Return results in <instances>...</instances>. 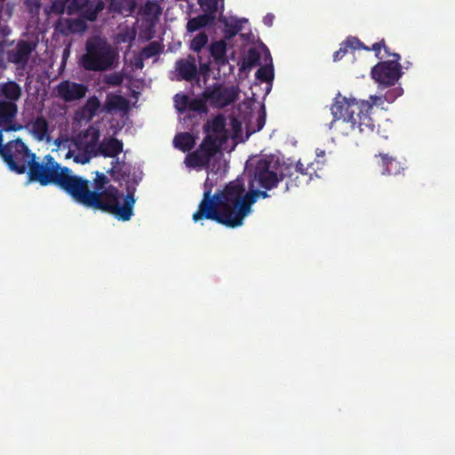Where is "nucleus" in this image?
I'll return each mask as SVG.
<instances>
[{"label": "nucleus", "instance_id": "obj_1", "mask_svg": "<svg viewBox=\"0 0 455 455\" xmlns=\"http://www.w3.org/2000/svg\"><path fill=\"white\" fill-rule=\"evenodd\" d=\"M240 117L245 124L246 132L243 133L242 122L235 117L228 121L217 116L205 125L206 137L200 148L185 159L188 168L199 170L206 164L218 161L216 172L208 173L204 183V198L198 211L194 213V221L203 218L216 220L228 228H237L243 224L244 219L252 212V204L259 196L266 197L267 191L275 187L283 176H295L290 183L295 186L307 184L312 180L311 164L305 168L299 161L295 164L283 167L279 157L273 155L253 156L247 161L243 177L230 182L226 188L211 198L213 180L221 177L227 168L225 162L219 160L218 150L221 144L231 138L235 143L243 142L265 124L262 106L252 99L244 101L239 107Z\"/></svg>", "mask_w": 455, "mask_h": 455}, {"label": "nucleus", "instance_id": "obj_2", "mask_svg": "<svg viewBox=\"0 0 455 455\" xmlns=\"http://www.w3.org/2000/svg\"><path fill=\"white\" fill-rule=\"evenodd\" d=\"M403 93L402 87H395L384 97L371 96L370 101H357L355 98L338 95L331 107L335 117L334 126L343 135L356 137L357 134L369 136L374 132V122L370 111L374 105H382L384 101L393 102Z\"/></svg>", "mask_w": 455, "mask_h": 455}, {"label": "nucleus", "instance_id": "obj_3", "mask_svg": "<svg viewBox=\"0 0 455 455\" xmlns=\"http://www.w3.org/2000/svg\"><path fill=\"white\" fill-rule=\"evenodd\" d=\"M94 185V191H90L85 180L76 202L111 213L119 220L127 221L132 218L135 204L132 193L124 195L108 185V180L103 174H97Z\"/></svg>", "mask_w": 455, "mask_h": 455}, {"label": "nucleus", "instance_id": "obj_4", "mask_svg": "<svg viewBox=\"0 0 455 455\" xmlns=\"http://www.w3.org/2000/svg\"><path fill=\"white\" fill-rule=\"evenodd\" d=\"M99 138V129L92 126L75 139L56 140V148L52 150H56L59 156L65 159L73 158L75 163L82 164L89 163L91 158L98 154L114 158L123 151L122 141L112 137L104 138L98 147Z\"/></svg>", "mask_w": 455, "mask_h": 455}, {"label": "nucleus", "instance_id": "obj_5", "mask_svg": "<svg viewBox=\"0 0 455 455\" xmlns=\"http://www.w3.org/2000/svg\"><path fill=\"white\" fill-rule=\"evenodd\" d=\"M238 95V90L235 86H217L207 88L203 97L190 99L185 94L178 93L174 97V105L180 113L206 111L205 102H209L216 108H222L233 102Z\"/></svg>", "mask_w": 455, "mask_h": 455}, {"label": "nucleus", "instance_id": "obj_6", "mask_svg": "<svg viewBox=\"0 0 455 455\" xmlns=\"http://www.w3.org/2000/svg\"><path fill=\"white\" fill-rule=\"evenodd\" d=\"M118 62L117 52L105 40L92 37L86 43V52L79 64L86 70L104 71L114 68Z\"/></svg>", "mask_w": 455, "mask_h": 455}, {"label": "nucleus", "instance_id": "obj_7", "mask_svg": "<svg viewBox=\"0 0 455 455\" xmlns=\"http://www.w3.org/2000/svg\"><path fill=\"white\" fill-rule=\"evenodd\" d=\"M393 59L375 65L371 69V77L379 87L394 85L402 76L400 56L394 53Z\"/></svg>", "mask_w": 455, "mask_h": 455}, {"label": "nucleus", "instance_id": "obj_8", "mask_svg": "<svg viewBox=\"0 0 455 455\" xmlns=\"http://www.w3.org/2000/svg\"><path fill=\"white\" fill-rule=\"evenodd\" d=\"M104 4L99 2L95 6L89 5L87 0H66L64 4L56 2L52 4V12H67L68 14L81 11L83 16L89 20H94L97 17V13L101 11Z\"/></svg>", "mask_w": 455, "mask_h": 455}, {"label": "nucleus", "instance_id": "obj_9", "mask_svg": "<svg viewBox=\"0 0 455 455\" xmlns=\"http://www.w3.org/2000/svg\"><path fill=\"white\" fill-rule=\"evenodd\" d=\"M87 92V88L80 84L65 81L59 84L58 93L65 100H76L83 98Z\"/></svg>", "mask_w": 455, "mask_h": 455}, {"label": "nucleus", "instance_id": "obj_10", "mask_svg": "<svg viewBox=\"0 0 455 455\" xmlns=\"http://www.w3.org/2000/svg\"><path fill=\"white\" fill-rule=\"evenodd\" d=\"M30 134L39 141H50V129L47 122L43 117H37L28 125Z\"/></svg>", "mask_w": 455, "mask_h": 455}, {"label": "nucleus", "instance_id": "obj_11", "mask_svg": "<svg viewBox=\"0 0 455 455\" xmlns=\"http://www.w3.org/2000/svg\"><path fill=\"white\" fill-rule=\"evenodd\" d=\"M262 53L264 55V61L262 64H260L261 67L257 71L256 76L258 79H259L261 81L269 83L274 78V69H273V66H272V59H271L268 50H262Z\"/></svg>", "mask_w": 455, "mask_h": 455}, {"label": "nucleus", "instance_id": "obj_12", "mask_svg": "<svg viewBox=\"0 0 455 455\" xmlns=\"http://www.w3.org/2000/svg\"><path fill=\"white\" fill-rule=\"evenodd\" d=\"M32 48L28 43L20 42L17 44L15 49L10 52L9 59L12 62L23 65L28 60Z\"/></svg>", "mask_w": 455, "mask_h": 455}, {"label": "nucleus", "instance_id": "obj_13", "mask_svg": "<svg viewBox=\"0 0 455 455\" xmlns=\"http://www.w3.org/2000/svg\"><path fill=\"white\" fill-rule=\"evenodd\" d=\"M177 70L181 77L186 80L196 77L197 68L195 58L189 56L188 59L177 62Z\"/></svg>", "mask_w": 455, "mask_h": 455}, {"label": "nucleus", "instance_id": "obj_14", "mask_svg": "<svg viewBox=\"0 0 455 455\" xmlns=\"http://www.w3.org/2000/svg\"><path fill=\"white\" fill-rule=\"evenodd\" d=\"M262 50H267L266 48L260 49H251L248 51L246 56L243 59V68H251L256 65H260L264 61V55L262 53Z\"/></svg>", "mask_w": 455, "mask_h": 455}, {"label": "nucleus", "instance_id": "obj_15", "mask_svg": "<svg viewBox=\"0 0 455 455\" xmlns=\"http://www.w3.org/2000/svg\"><path fill=\"white\" fill-rule=\"evenodd\" d=\"M203 10L205 12L204 9H203ZM214 12L215 11H212V12L206 11V12H208V13H205L204 15H200L198 17L189 20L187 24L188 30L189 32H195L202 28L207 26L208 24H210L213 19V17L211 15V13H212Z\"/></svg>", "mask_w": 455, "mask_h": 455}, {"label": "nucleus", "instance_id": "obj_16", "mask_svg": "<svg viewBox=\"0 0 455 455\" xmlns=\"http://www.w3.org/2000/svg\"><path fill=\"white\" fill-rule=\"evenodd\" d=\"M210 52L214 60L219 64H224L227 61L226 52L227 44L224 40L213 42L210 46Z\"/></svg>", "mask_w": 455, "mask_h": 455}, {"label": "nucleus", "instance_id": "obj_17", "mask_svg": "<svg viewBox=\"0 0 455 455\" xmlns=\"http://www.w3.org/2000/svg\"><path fill=\"white\" fill-rule=\"evenodd\" d=\"M195 142V138L188 132L178 134L173 140L175 148L184 152L189 150L194 146Z\"/></svg>", "mask_w": 455, "mask_h": 455}, {"label": "nucleus", "instance_id": "obj_18", "mask_svg": "<svg viewBox=\"0 0 455 455\" xmlns=\"http://www.w3.org/2000/svg\"><path fill=\"white\" fill-rule=\"evenodd\" d=\"M100 108V103L96 97L89 98L82 111L83 118L87 120L92 119L97 114Z\"/></svg>", "mask_w": 455, "mask_h": 455}, {"label": "nucleus", "instance_id": "obj_19", "mask_svg": "<svg viewBox=\"0 0 455 455\" xmlns=\"http://www.w3.org/2000/svg\"><path fill=\"white\" fill-rule=\"evenodd\" d=\"M135 6L134 0H113L111 8L123 15H129L132 13Z\"/></svg>", "mask_w": 455, "mask_h": 455}, {"label": "nucleus", "instance_id": "obj_20", "mask_svg": "<svg viewBox=\"0 0 455 455\" xmlns=\"http://www.w3.org/2000/svg\"><path fill=\"white\" fill-rule=\"evenodd\" d=\"M381 160L382 165L385 167L386 172L387 174L396 175L399 174L401 171L403 169V164L392 157L383 156L381 157Z\"/></svg>", "mask_w": 455, "mask_h": 455}, {"label": "nucleus", "instance_id": "obj_21", "mask_svg": "<svg viewBox=\"0 0 455 455\" xmlns=\"http://www.w3.org/2000/svg\"><path fill=\"white\" fill-rule=\"evenodd\" d=\"M222 21L225 24L227 33H228L230 36H233L242 29L243 23L247 22V20L231 17L223 18Z\"/></svg>", "mask_w": 455, "mask_h": 455}, {"label": "nucleus", "instance_id": "obj_22", "mask_svg": "<svg viewBox=\"0 0 455 455\" xmlns=\"http://www.w3.org/2000/svg\"><path fill=\"white\" fill-rule=\"evenodd\" d=\"M360 46V43L356 38H350L346 41L345 44H343L339 50L335 52L333 54V60L334 61L339 60L344 54L347 52V48L350 47L352 49H356Z\"/></svg>", "mask_w": 455, "mask_h": 455}, {"label": "nucleus", "instance_id": "obj_23", "mask_svg": "<svg viewBox=\"0 0 455 455\" xmlns=\"http://www.w3.org/2000/svg\"><path fill=\"white\" fill-rule=\"evenodd\" d=\"M107 104L109 109L124 110L128 106L127 100L124 97L119 95H109L108 97Z\"/></svg>", "mask_w": 455, "mask_h": 455}, {"label": "nucleus", "instance_id": "obj_24", "mask_svg": "<svg viewBox=\"0 0 455 455\" xmlns=\"http://www.w3.org/2000/svg\"><path fill=\"white\" fill-rule=\"evenodd\" d=\"M208 36L204 32L196 35L190 42V49L199 52L207 44Z\"/></svg>", "mask_w": 455, "mask_h": 455}, {"label": "nucleus", "instance_id": "obj_25", "mask_svg": "<svg viewBox=\"0 0 455 455\" xmlns=\"http://www.w3.org/2000/svg\"><path fill=\"white\" fill-rule=\"evenodd\" d=\"M198 4L205 11H216L219 4V0H198Z\"/></svg>", "mask_w": 455, "mask_h": 455}, {"label": "nucleus", "instance_id": "obj_26", "mask_svg": "<svg viewBox=\"0 0 455 455\" xmlns=\"http://www.w3.org/2000/svg\"><path fill=\"white\" fill-rule=\"evenodd\" d=\"M159 52V46L157 44H151L148 47L145 48L142 52L143 58H149L154 56Z\"/></svg>", "mask_w": 455, "mask_h": 455}, {"label": "nucleus", "instance_id": "obj_27", "mask_svg": "<svg viewBox=\"0 0 455 455\" xmlns=\"http://www.w3.org/2000/svg\"><path fill=\"white\" fill-rule=\"evenodd\" d=\"M198 61H199V68H200V72L204 75H205L206 73H208L209 71V64L210 62L207 60V61H204L202 57L201 56H198Z\"/></svg>", "mask_w": 455, "mask_h": 455}, {"label": "nucleus", "instance_id": "obj_28", "mask_svg": "<svg viewBox=\"0 0 455 455\" xmlns=\"http://www.w3.org/2000/svg\"><path fill=\"white\" fill-rule=\"evenodd\" d=\"M128 166H126V164L124 163H121V162H116L115 164V165H113L112 167V171L114 173H119L120 172H126V170H128Z\"/></svg>", "mask_w": 455, "mask_h": 455}, {"label": "nucleus", "instance_id": "obj_29", "mask_svg": "<svg viewBox=\"0 0 455 455\" xmlns=\"http://www.w3.org/2000/svg\"><path fill=\"white\" fill-rule=\"evenodd\" d=\"M381 47H382V44L380 43H378V44H373L372 50L376 52V56L379 59H385L386 58L385 54H382L381 51H380Z\"/></svg>", "mask_w": 455, "mask_h": 455}, {"label": "nucleus", "instance_id": "obj_30", "mask_svg": "<svg viewBox=\"0 0 455 455\" xmlns=\"http://www.w3.org/2000/svg\"><path fill=\"white\" fill-rule=\"evenodd\" d=\"M84 28H85V26H84V22H82V21H78L76 24H73L70 26V30H72L74 32L83 31V30H84Z\"/></svg>", "mask_w": 455, "mask_h": 455}, {"label": "nucleus", "instance_id": "obj_31", "mask_svg": "<svg viewBox=\"0 0 455 455\" xmlns=\"http://www.w3.org/2000/svg\"><path fill=\"white\" fill-rule=\"evenodd\" d=\"M134 36H135V34L133 31H130L128 32L126 35L124 36H120L119 37V41L121 42H126L128 40H132L134 39Z\"/></svg>", "mask_w": 455, "mask_h": 455}, {"label": "nucleus", "instance_id": "obj_32", "mask_svg": "<svg viewBox=\"0 0 455 455\" xmlns=\"http://www.w3.org/2000/svg\"><path fill=\"white\" fill-rule=\"evenodd\" d=\"M148 5L156 16L161 12L160 7L157 3L151 2V3H148Z\"/></svg>", "mask_w": 455, "mask_h": 455}, {"label": "nucleus", "instance_id": "obj_33", "mask_svg": "<svg viewBox=\"0 0 455 455\" xmlns=\"http://www.w3.org/2000/svg\"><path fill=\"white\" fill-rule=\"evenodd\" d=\"M273 21H274V15L273 14H267L264 18H263V22L265 25L270 27L272 24H273Z\"/></svg>", "mask_w": 455, "mask_h": 455}, {"label": "nucleus", "instance_id": "obj_34", "mask_svg": "<svg viewBox=\"0 0 455 455\" xmlns=\"http://www.w3.org/2000/svg\"><path fill=\"white\" fill-rule=\"evenodd\" d=\"M324 156H325V151L324 150L320 149V148L316 149V157L318 159L324 157Z\"/></svg>", "mask_w": 455, "mask_h": 455}, {"label": "nucleus", "instance_id": "obj_35", "mask_svg": "<svg viewBox=\"0 0 455 455\" xmlns=\"http://www.w3.org/2000/svg\"><path fill=\"white\" fill-rule=\"evenodd\" d=\"M110 83L117 84L120 83V78L117 76L113 77L111 80H109Z\"/></svg>", "mask_w": 455, "mask_h": 455}]
</instances>
